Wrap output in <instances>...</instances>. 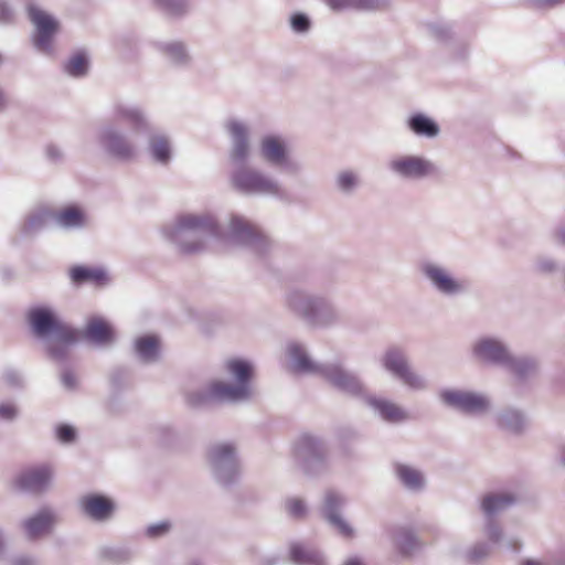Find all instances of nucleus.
Wrapping results in <instances>:
<instances>
[{"mask_svg":"<svg viewBox=\"0 0 565 565\" xmlns=\"http://www.w3.org/2000/svg\"><path fill=\"white\" fill-rule=\"evenodd\" d=\"M500 429L513 435L522 434L529 424L526 415L519 408L507 407L500 411L495 417Z\"/></svg>","mask_w":565,"mask_h":565,"instance_id":"obj_26","label":"nucleus"},{"mask_svg":"<svg viewBox=\"0 0 565 565\" xmlns=\"http://www.w3.org/2000/svg\"><path fill=\"white\" fill-rule=\"evenodd\" d=\"M516 501L511 493H490L481 501V509L487 516L486 535L493 544H499L503 540V533L500 525L494 521V516Z\"/></svg>","mask_w":565,"mask_h":565,"instance_id":"obj_18","label":"nucleus"},{"mask_svg":"<svg viewBox=\"0 0 565 565\" xmlns=\"http://www.w3.org/2000/svg\"><path fill=\"white\" fill-rule=\"evenodd\" d=\"M383 369L402 386L411 392H425L429 381L411 362L406 352L398 347L388 348L381 358Z\"/></svg>","mask_w":565,"mask_h":565,"instance_id":"obj_7","label":"nucleus"},{"mask_svg":"<svg viewBox=\"0 0 565 565\" xmlns=\"http://www.w3.org/2000/svg\"><path fill=\"white\" fill-rule=\"evenodd\" d=\"M160 430L162 433V441H168V439L174 435L173 430L170 427L164 426L161 427Z\"/></svg>","mask_w":565,"mask_h":565,"instance_id":"obj_58","label":"nucleus"},{"mask_svg":"<svg viewBox=\"0 0 565 565\" xmlns=\"http://www.w3.org/2000/svg\"><path fill=\"white\" fill-rule=\"evenodd\" d=\"M388 171L403 181H420L436 172L435 163L419 154H398L387 162Z\"/></svg>","mask_w":565,"mask_h":565,"instance_id":"obj_14","label":"nucleus"},{"mask_svg":"<svg viewBox=\"0 0 565 565\" xmlns=\"http://www.w3.org/2000/svg\"><path fill=\"white\" fill-rule=\"evenodd\" d=\"M407 128L417 137L434 139L440 134L439 125L425 114L417 113L408 117Z\"/></svg>","mask_w":565,"mask_h":565,"instance_id":"obj_31","label":"nucleus"},{"mask_svg":"<svg viewBox=\"0 0 565 565\" xmlns=\"http://www.w3.org/2000/svg\"><path fill=\"white\" fill-rule=\"evenodd\" d=\"M522 565H544L541 562L534 561V559H527Z\"/></svg>","mask_w":565,"mask_h":565,"instance_id":"obj_63","label":"nucleus"},{"mask_svg":"<svg viewBox=\"0 0 565 565\" xmlns=\"http://www.w3.org/2000/svg\"><path fill=\"white\" fill-rule=\"evenodd\" d=\"M395 470L399 481L408 490L419 491L424 488L425 478L419 470L404 463L396 465Z\"/></svg>","mask_w":565,"mask_h":565,"instance_id":"obj_35","label":"nucleus"},{"mask_svg":"<svg viewBox=\"0 0 565 565\" xmlns=\"http://www.w3.org/2000/svg\"><path fill=\"white\" fill-rule=\"evenodd\" d=\"M390 539L403 556H412L423 546L413 530L396 526L390 530Z\"/></svg>","mask_w":565,"mask_h":565,"instance_id":"obj_27","label":"nucleus"},{"mask_svg":"<svg viewBox=\"0 0 565 565\" xmlns=\"http://www.w3.org/2000/svg\"><path fill=\"white\" fill-rule=\"evenodd\" d=\"M82 335L86 341L100 348L110 347L116 342V332L113 326L97 316L87 320Z\"/></svg>","mask_w":565,"mask_h":565,"instance_id":"obj_24","label":"nucleus"},{"mask_svg":"<svg viewBox=\"0 0 565 565\" xmlns=\"http://www.w3.org/2000/svg\"><path fill=\"white\" fill-rule=\"evenodd\" d=\"M207 462L216 482L222 486L235 483L241 476L236 447L231 443H217L207 451Z\"/></svg>","mask_w":565,"mask_h":565,"instance_id":"obj_12","label":"nucleus"},{"mask_svg":"<svg viewBox=\"0 0 565 565\" xmlns=\"http://www.w3.org/2000/svg\"><path fill=\"white\" fill-rule=\"evenodd\" d=\"M6 106V96L3 92L0 90V110H2Z\"/></svg>","mask_w":565,"mask_h":565,"instance_id":"obj_62","label":"nucleus"},{"mask_svg":"<svg viewBox=\"0 0 565 565\" xmlns=\"http://www.w3.org/2000/svg\"><path fill=\"white\" fill-rule=\"evenodd\" d=\"M532 269L539 275L551 276L559 270V264L552 256L539 255L532 262Z\"/></svg>","mask_w":565,"mask_h":565,"instance_id":"obj_39","label":"nucleus"},{"mask_svg":"<svg viewBox=\"0 0 565 565\" xmlns=\"http://www.w3.org/2000/svg\"><path fill=\"white\" fill-rule=\"evenodd\" d=\"M61 382L63 387L68 391H74L78 386L77 376L68 369L62 371Z\"/></svg>","mask_w":565,"mask_h":565,"instance_id":"obj_47","label":"nucleus"},{"mask_svg":"<svg viewBox=\"0 0 565 565\" xmlns=\"http://www.w3.org/2000/svg\"><path fill=\"white\" fill-rule=\"evenodd\" d=\"M290 557L298 565H327L322 553L302 543L291 544Z\"/></svg>","mask_w":565,"mask_h":565,"instance_id":"obj_33","label":"nucleus"},{"mask_svg":"<svg viewBox=\"0 0 565 565\" xmlns=\"http://www.w3.org/2000/svg\"><path fill=\"white\" fill-rule=\"evenodd\" d=\"M332 10H347V7H340L338 2H347L345 0H324Z\"/></svg>","mask_w":565,"mask_h":565,"instance_id":"obj_57","label":"nucleus"},{"mask_svg":"<svg viewBox=\"0 0 565 565\" xmlns=\"http://www.w3.org/2000/svg\"><path fill=\"white\" fill-rule=\"evenodd\" d=\"M504 365V370L513 374L519 381H525L539 373L540 363L533 356H516L512 352Z\"/></svg>","mask_w":565,"mask_h":565,"instance_id":"obj_28","label":"nucleus"},{"mask_svg":"<svg viewBox=\"0 0 565 565\" xmlns=\"http://www.w3.org/2000/svg\"><path fill=\"white\" fill-rule=\"evenodd\" d=\"M504 545L508 550L518 551L520 548L521 543L516 537H509L504 542Z\"/></svg>","mask_w":565,"mask_h":565,"instance_id":"obj_56","label":"nucleus"},{"mask_svg":"<svg viewBox=\"0 0 565 565\" xmlns=\"http://www.w3.org/2000/svg\"><path fill=\"white\" fill-rule=\"evenodd\" d=\"M14 18V12L7 0H0V22L10 23Z\"/></svg>","mask_w":565,"mask_h":565,"instance_id":"obj_49","label":"nucleus"},{"mask_svg":"<svg viewBox=\"0 0 565 565\" xmlns=\"http://www.w3.org/2000/svg\"><path fill=\"white\" fill-rule=\"evenodd\" d=\"M163 237L182 254H199L215 238L227 246H239L256 255L266 254L271 241L263 230L243 215L232 214L225 224L211 213L182 214L162 227Z\"/></svg>","mask_w":565,"mask_h":565,"instance_id":"obj_1","label":"nucleus"},{"mask_svg":"<svg viewBox=\"0 0 565 565\" xmlns=\"http://www.w3.org/2000/svg\"><path fill=\"white\" fill-rule=\"evenodd\" d=\"M4 550H6V543H4L3 534L0 531V557L3 555Z\"/></svg>","mask_w":565,"mask_h":565,"instance_id":"obj_59","label":"nucleus"},{"mask_svg":"<svg viewBox=\"0 0 565 565\" xmlns=\"http://www.w3.org/2000/svg\"><path fill=\"white\" fill-rule=\"evenodd\" d=\"M558 460L559 463L565 467V446L559 451Z\"/></svg>","mask_w":565,"mask_h":565,"instance_id":"obj_61","label":"nucleus"},{"mask_svg":"<svg viewBox=\"0 0 565 565\" xmlns=\"http://www.w3.org/2000/svg\"><path fill=\"white\" fill-rule=\"evenodd\" d=\"M11 565H38V559L30 555H18L11 559Z\"/></svg>","mask_w":565,"mask_h":565,"instance_id":"obj_53","label":"nucleus"},{"mask_svg":"<svg viewBox=\"0 0 565 565\" xmlns=\"http://www.w3.org/2000/svg\"><path fill=\"white\" fill-rule=\"evenodd\" d=\"M364 402L375 415L386 423L401 424L409 418L404 407L388 398L366 395Z\"/></svg>","mask_w":565,"mask_h":565,"instance_id":"obj_23","label":"nucleus"},{"mask_svg":"<svg viewBox=\"0 0 565 565\" xmlns=\"http://www.w3.org/2000/svg\"><path fill=\"white\" fill-rule=\"evenodd\" d=\"M83 513L96 522L110 520L116 511V503L108 497L89 493L79 500Z\"/></svg>","mask_w":565,"mask_h":565,"instance_id":"obj_22","label":"nucleus"},{"mask_svg":"<svg viewBox=\"0 0 565 565\" xmlns=\"http://www.w3.org/2000/svg\"><path fill=\"white\" fill-rule=\"evenodd\" d=\"M470 351L475 361L502 369L511 354V350L503 339L489 334L475 339Z\"/></svg>","mask_w":565,"mask_h":565,"instance_id":"obj_15","label":"nucleus"},{"mask_svg":"<svg viewBox=\"0 0 565 565\" xmlns=\"http://www.w3.org/2000/svg\"><path fill=\"white\" fill-rule=\"evenodd\" d=\"M490 554V546L486 543H477L466 553L469 562L477 563L484 559Z\"/></svg>","mask_w":565,"mask_h":565,"instance_id":"obj_43","label":"nucleus"},{"mask_svg":"<svg viewBox=\"0 0 565 565\" xmlns=\"http://www.w3.org/2000/svg\"><path fill=\"white\" fill-rule=\"evenodd\" d=\"M438 397L445 406L465 414L484 415L491 411V401L482 393L460 388H444L438 393Z\"/></svg>","mask_w":565,"mask_h":565,"instance_id":"obj_13","label":"nucleus"},{"mask_svg":"<svg viewBox=\"0 0 565 565\" xmlns=\"http://www.w3.org/2000/svg\"><path fill=\"white\" fill-rule=\"evenodd\" d=\"M53 221L66 230H76L86 225L85 213L77 206H67L52 213Z\"/></svg>","mask_w":565,"mask_h":565,"instance_id":"obj_32","label":"nucleus"},{"mask_svg":"<svg viewBox=\"0 0 565 565\" xmlns=\"http://www.w3.org/2000/svg\"><path fill=\"white\" fill-rule=\"evenodd\" d=\"M51 220L53 215L47 209H35L28 214L21 231L25 236L35 235L44 230Z\"/></svg>","mask_w":565,"mask_h":565,"instance_id":"obj_34","label":"nucleus"},{"mask_svg":"<svg viewBox=\"0 0 565 565\" xmlns=\"http://www.w3.org/2000/svg\"><path fill=\"white\" fill-rule=\"evenodd\" d=\"M291 28L296 32H307L310 28V21L307 15L297 13L291 17Z\"/></svg>","mask_w":565,"mask_h":565,"instance_id":"obj_46","label":"nucleus"},{"mask_svg":"<svg viewBox=\"0 0 565 565\" xmlns=\"http://www.w3.org/2000/svg\"><path fill=\"white\" fill-rule=\"evenodd\" d=\"M231 184L236 191L248 195L280 196L282 194L281 184L277 179L246 163L234 168L231 173Z\"/></svg>","mask_w":565,"mask_h":565,"instance_id":"obj_9","label":"nucleus"},{"mask_svg":"<svg viewBox=\"0 0 565 565\" xmlns=\"http://www.w3.org/2000/svg\"><path fill=\"white\" fill-rule=\"evenodd\" d=\"M28 12L35 28L33 35L35 49L44 54H51L53 51V38L58 29L57 20L35 4H30Z\"/></svg>","mask_w":565,"mask_h":565,"instance_id":"obj_16","label":"nucleus"},{"mask_svg":"<svg viewBox=\"0 0 565 565\" xmlns=\"http://www.w3.org/2000/svg\"><path fill=\"white\" fill-rule=\"evenodd\" d=\"M28 321L34 335L47 341V351L52 359L63 361L67 358L78 334L55 310L49 307L31 308Z\"/></svg>","mask_w":565,"mask_h":565,"instance_id":"obj_5","label":"nucleus"},{"mask_svg":"<svg viewBox=\"0 0 565 565\" xmlns=\"http://www.w3.org/2000/svg\"><path fill=\"white\" fill-rule=\"evenodd\" d=\"M297 451L302 460L305 472L313 475L326 466L328 450L326 444L320 438L311 435L302 436Z\"/></svg>","mask_w":565,"mask_h":565,"instance_id":"obj_19","label":"nucleus"},{"mask_svg":"<svg viewBox=\"0 0 565 565\" xmlns=\"http://www.w3.org/2000/svg\"><path fill=\"white\" fill-rule=\"evenodd\" d=\"M190 565H201V564H200V563H192V564H190Z\"/></svg>","mask_w":565,"mask_h":565,"instance_id":"obj_64","label":"nucleus"},{"mask_svg":"<svg viewBox=\"0 0 565 565\" xmlns=\"http://www.w3.org/2000/svg\"><path fill=\"white\" fill-rule=\"evenodd\" d=\"M361 183L360 173L350 169L341 170L334 178L337 190L345 195L353 194L361 186Z\"/></svg>","mask_w":565,"mask_h":565,"instance_id":"obj_37","label":"nucleus"},{"mask_svg":"<svg viewBox=\"0 0 565 565\" xmlns=\"http://www.w3.org/2000/svg\"><path fill=\"white\" fill-rule=\"evenodd\" d=\"M429 31L437 41L447 43L452 39L451 30L445 23H434L429 26Z\"/></svg>","mask_w":565,"mask_h":565,"instance_id":"obj_44","label":"nucleus"},{"mask_svg":"<svg viewBox=\"0 0 565 565\" xmlns=\"http://www.w3.org/2000/svg\"><path fill=\"white\" fill-rule=\"evenodd\" d=\"M285 510L288 515L296 519L302 518L307 512L305 502L298 498L287 499L285 502Z\"/></svg>","mask_w":565,"mask_h":565,"instance_id":"obj_42","label":"nucleus"},{"mask_svg":"<svg viewBox=\"0 0 565 565\" xmlns=\"http://www.w3.org/2000/svg\"><path fill=\"white\" fill-rule=\"evenodd\" d=\"M344 565H363L362 562L356 558V557H353V558H349Z\"/></svg>","mask_w":565,"mask_h":565,"instance_id":"obj_60","label":"nucleus"},{"mask_svg":"<svg viewBox=\"0 0 565 565\" xmlns=\"http://www.w3.org/2000/svg\"><path fill=\"white\" fill-rule=\"evenodd\" d=\"M258 153L264 162L286 174L296 175L302 170L301 160L292 156L287 139L280 135L262 137Z\"/></svg>","mask_w":565,"mask_h":565,"instance_id":"obj_11","label":"nucleus"},{"mask_svg":"<svg viewBox=\"0 0 565 565\" xmlns=\"http://www.w3.org/2000/svg\"><path fill=\"white\" fill-rule=\"evenodd\" d=\"M450 51H451V54H454V56L457 60H463L467 56L468 49L465 44L452 43L450 45Z\"/></svg>","mask_w":565,"mask_h":565,"instance_id":"obj_54","label":"nucleus"},{"mask_svg":"<svg viewBox=\"0 0 565 565\" xmlns=\"http://www.w3.org/2000/svg\"><path fill=\"white\" fill-rule=\"evenodd\" d=\"M54 471L49 465L32 467L22 471L17 478L20 489L29 492L41 493L52 486Z\"/></svg>","mask_w":565,"mask_h":565,"instance_id":"obj_20","label":"nucleus"},{"mask_svg":"<svg viewBox=\"0 0 565 565\" xmlns=\"http://www.w3.org/2000/svg\"><path fill=\"white\" fill-rule=\"evenodd\" d=\"M345 502L347 500L341 493L334 490H328L324 494L322 512L328 522L335 527L340 534L350 537L353 535V529L340 514V510Z\"/></svg>","mask_w":565,"mask_h":565,"instance_id":"obj_21","label":"nucleus"},{"mask_svg":"<svg viewBox=\"0 0 565 565\" xmlns=\"http://www.w3.org/2000/svg\"><path fill=\"white\" fill-rule=\"evenodd\" d=\"M115 120L127 121L135 134H148V153L152 161L167 166L172 159V145L169 136L157 130L146 111L135 105H114Z\"/></svg>","mask_w":565,"mask_h":565,"instance_id":"obj_6","label":"nucleus"},{"mask_svg":"<svg viewBox=\"0 0 565 565\" xmlns=\"http://www.w3.org/2000/svg\"><path fill=\"white\" fill-rule=\"evenodd\" d=\"M287 311L316 329H331L344 322L341 309L328 297L305 287L289 288L284 298Z\"/></svg>","mask_w":565,"mask_h":565,"instance_id":"obj_3","label":"nucleus"},{"mask_svg":"<svg viewBox=\"0 0 565 565\" xmlns=\"http://www.w3.org/2000/svg\"><path fill=\"white\" fill-rule=\"evenodd\" d=\"M135 354L143 363H154L160 359V339L146 334L138 337L134 343Z\"/></svg>","mask_w":565,"mask_h":565,"instance_id":"obj_30","label":"nucleus"},{"mask_svg":"<svg viewBox=\"0 0 565 565\" xmlns=\"http://www.w3.org/2000/svg\"><path fill=\"white\" fill-rule=\"evenodd\" d=\"M55 513L51 509L44 508L33 516L25 519L22 522V527L24 530L25 535L30 540H36L42 535L49 533L53 525L55 524Z\"/></svg>","mask_w":565,"mask_h":565,"instance_id":"obj_25","label":"nucleus"},{"mask_svg":"<svg viewBox=\"0 0 565 565\" xmlns=\"http://www.w3.org/2000/svg\"><path fill=\"white\" fill-rule=\"evenodd\" d=\"M19 411L15 405L11 403L0 404V418L4 420H13L17 418Z\"/></svg>","mask_w":565,"mask_h":565,"instance_id":"obj_48","label":"nucleus"},{"mask_svg":"<svg viewBox=\"0 0 565 565\" xmlns=\"http://www.w3.org/2000/svg\"><path fill=\"white\" fill-rule=\"evenodd\" d=\"M88 57L85 52L73 54L64 65L66 74L73 77H83L88 72Z\"/></svg>","mask_w":565,"mask_h":565,"instance_id":"obj_38","label":"nucleus"},{"mask_svg":"<svg viewBox=\"0 0 565 565\" xmlns=\"http://www.w3.org/2000/svg\"><path fill=\"white\" fill-rule=\"evenodd\" d=\"M225 128L230 137V162L235 167L248 162L252 156L250 130L248 125L238 119H230Z\"/></svg>","mask_w":565,"mask_h":565,"instance_id":"obj_17","label":"nucleus"},{"mask_svg":"<svg viewBox=\"0 0 565 565\" xmlns=\"http://www.w3.org/2000/svg\"><path fill=\"white\" fill-rule=\"evenodd\" d=\"M152 4L170 18H183L191 12V0H150Z\"/></svg>","mask_w":565,"mask_h":565,"instance_id":"obj_36","label":"nucleus"},{"mask_svg":"<svg viewBox=\"0 0 565 565\" xmlns=\"http://www.w3.org/2000/svg\"><path fill=\"white\" fill-rule=\"evenodd\" d=\"M172 529V522L169 520H162L152 524H149L145 530V535L148 539L157 540L163 537L170 533Z\"/></svg>","mask_w":565,"mask_h":565,"instance_id":"obj_41","label":"nucleus"},{"mask_svg":"<svg viewBox=\"0 0 565 565\" xmlns=\"http://www.w3.org/2000/svg\"><path fill=\"white\" fill-rule=\"evenodd\" d=\"M127 121H118L114 118V110L111 111V121L105 122L99 126L96 131V142L99 148L109 157L129 161L137 156V145L131 138L119 127V124Z\"/></svg>","mask_w":565,"mask_h":565,"instance_id":"obj_10","label":"nucleus"},{"mask_svg":"<svg viewBox=\"0 0 565 565\" xmlns=\"http://www.w3.org/2000/svg\"><path fill=\"white\" fill-rule=\"evenodd\" d=\"M287 355L291 369L297 373L317 374L322 376L339 392L365 398L366 390L359 376L339 363L318 364L311 360L306 348L296 342L287 345Z\"/></svg>","mask_w":565,"mask_h":565,"instance_id":"obj_4","label":"nucleus"},{"mask_svg":"<svg viewBox=\"0 0 565 565\" xmlns=\"http://www.w3.org/2000/svg\"><path fill=\"white\" fill-rule=\"evenodd\" d=\"M226 371L235 383L213 381L206 385L185 392V401L190 406L199 407L214 402L242 403L252 398L253 391L249 381L253 375V364L243 359H230L225 364Z\"/></svg>","mask_w":565,"mask_h":565,"instance_id":"obj_2","label":"nucleus"},{"mask_svg":"<svg viewBox=\"0 0 565 565\" xmlns=\"http://www.w3.org/2000/svg\"><path fill=\"white\" fill-rule=\"evenodd\" d=\"M56 437L61 443L71 444L76 438V431L70 425H60L56 427Z\"/></svg>","mask_w":565,"mask_h":565,"instance_id":"obj_45","label":"nucleus"},{"mask_svg":"<svg viewBox=\"0 0 565 565\" xmlns=\"http://www.w3.org/2000/svg\"><path fill=\"white\" fill-rule=\"evenodd\" d=\"M3 380L10 386H21L23 382L21 374L13 370L6 371L3 373Z\"/></svg>","mask_w":565,"mask_h":565,"instance_id":"obj_50","label":"nucleus"},{"mask_svg":"<svg viewBox=\"0 0 565 565\" xmlns=\"http://www.w3.org/2000/svg\"><path fill=\"white\" fill-rule=\"evenodd\" d=\"M46 156L50 160L57 162L64 158V152L62 149L55 145H50L46 148Z\"/></svg>","mask_w":565,"mask_h":565,"instance_id":"obj_52","label":"nucleus"},{"mask_svg":"<svg viewBox=\"0 0 565 565\" xmlns=\"http://www.w3.org/2000/svg\"><path fill=\"white\" fill-rule=\"evenodd\" d=\"M71 277L75 282L95 281L100 282L106 278V274L102 269H92L86 267H75L71 271Z\"/></svg>","mask_w":565,"mask_h":565,"instance_id":"obj_40","label":"nucleus"},{"mask_svg":"<svg viewBox=\"0 0 565 565\" xmlns=\"http://www.w3.org/2000/svg\"><path fill=\"white\" fill-rule=\"evenodd\" d=\"M419 271L428 286L441 297L457 298L469 290L468 279L441 262L424 260L419 264Z\"/></svg>","mask_w":565,"mask_h":565,"instance_id":"obj_8","label":"nucleus"},{"mask_svg":"<svg viewBox=\"0 0 565 565\" xmlns=\"http://www.w3.org/2000/svg\"><path fill=\"white\" fill-rule=\"evenodd\" d=\"M158 51L173 66L185 67L191 63V55L186 45L181 41H167L157 43Z\"/></svg>","mask_w":565,"mask_h":565,"instance_id":"obj_29","label":"nucleus"},{"mask_svg":"<svg viewBox=\"0 0 565 565\" xmlns=\"http://www.w3.org/2000/svg\"><path fill=\"white\" fill-rule=\"evenodd\" d=\"M536 7L552 8L565 2V0H531Z\"/></svg>","mask_w":565,"mask_h":565,"instance_id":"obj_55","label":"nucleus"},{"mask_svg":"<svg viewBox=\"0 0 565 565\" xmlns=\"http://www.w3.org/2000/svg\"><path fill=\"white\" fill-rule=\"evenodd\" d=\"M551 239L554 244L565 246V226H557L551 232Z\"/></svg>","mask_w":565,"mask_h":565,"instance_id":"obj_51","label":"nucleus"}]
</instances>
